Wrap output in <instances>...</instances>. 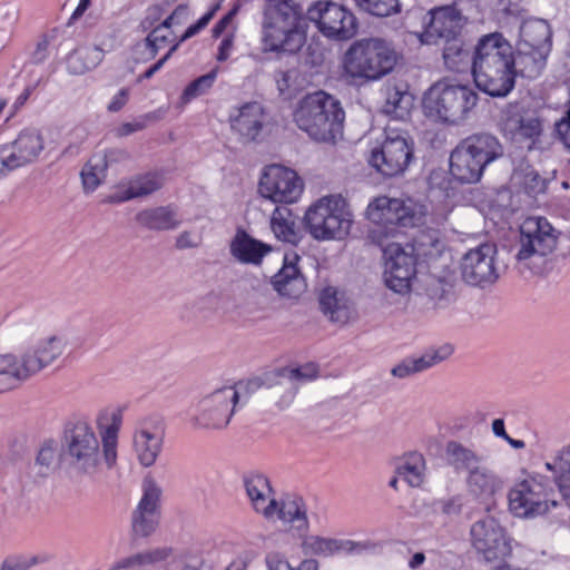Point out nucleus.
Instances as JSON below:
<instances>
[{
  "label": "nucleus",
  "instance_id": "5701e85b",
  "mask_svg": "<svg viewBox=\"0 0 570 570\" xmlns=\"http://www.w3.org/2000/svg\"><path fill=\"white\" fill-rule=\"evenodd\" d=\"M161 490L154 479L146 478L142 481V495L132 513V530L137 535L151 534L159 519V501Z\"/></svg>",
  "mask_w": 570,
  "mask_h": 570
},
{
  "label": "nucleus",
  "instance_id": "2f4dec72",
  "mask_svg": "<svg viewBox=\"0 0 570 570\" xmlns=\"http://www.w3.org/2000/svg\"><path fill=\"white\" fill-rule=\"evenodd\" d=\"M502 480L491 470L478 466L466 476V488L470 494L481 500H489L502 490Z\"/></svg>",
  "mask_w": 570,
  "mask_h": 570
},
{
  "label": "nucleus",
  "instance_id": "aec40b11",
  "mask_svg": "<svg viewBox=\"0 0 570 570\" xmlns=\"http://www.w3.org/2000/svg\"><path fill=\"white\" fill-rule=\"evenodd\" d=\"M0 150L6 166L14 171L39 159L45 150V138L38 128H23L13 140L0 144Z\"/></svg>",
  "mask_w": 570,
  "mask_h": 570
},
{
  "label": "nucleus",
  "instance_id": "58836bf2",
  "mask_svg": "<svg viewBox=\"0 0 570 570\" xmlns=\"http://www.w3.org/2000/svg\"><path fill=\"white\" fill-rule=\"evenodd\" d=\"M443 45V61L445 67L455 72H462L472 69L473 52L471 48L461 38L442 43Z\"/></svg>",
  "mask_w": 570,
  "mask_h": 570
},
{
  "label": "nucleus",
  "instance_id": "0eeeda50",
  "mask_svg": "<svg viewBox=\"0 0 570 570\" xmlns=\"http://www.w3.org/2000/svg\"><path fill=\"white\" fill-rule=\"evenodd\" d=\"M476 102L478 94L471 86L442 79L425 91L422 108L428 118L455 125L466 119Z\"/></svg>",
  "mask_w": 570,
  "mask_h": 570
},
{
  "label": "nucleus",
  "instance_id": "c03bdc74",
  "mask_svg": "<svg viewBox=\"0 0 570 570\" xmlns=\"http://www.w3.org/2000/svg\"><path fill=\"white\" fill-rule=\"evenodd\" d=\"M425 460L422 454H406L396 466V474L411 487H420L425 479Z\"/></svg>",
  "mask_w": 570,
  "mask_h": 570
},
{
  "label": "nucleus",
  "instance_id": "603ef678",
  "mask_svg": "<svg viewBox=\"0 0 570 570\" xmlns=\"http://www.w3.org/2000/svg\"><path fill=\"white\" fill-rule=\"evenodd\" d=\"M57 451L52 442L45 443L37 455L36 463L40 466V473L45 474L53 465Z\"/></svg>",
  "mask_w": 570,
  "mask_h": 570
},
{
  "label": "nucleus",
  "instance_id": "72a5a7b5",
  "mask_svg": "<svg viewBox=\"0 0 570 570\" xmlns=\"http://www.w3.org/2000/svg\"><path fill=\"white\" fill-rule=\"evenodd\" d=\"M163 186V178L156 173H148L131 179L124 188H119L109 196V202L119 204L126 200L147 196Z\"/></svg>",
  "mask_w": 570,
  "mask_h": 570
},
{
  "label": "nucleus",
  "instance_id": "393cba45",
  "mask_svg": "<svg viewBox=\"0 0 570 570\" xmlns=\"http://www.w3.org/2000/svg\"><path fill=\"white\" fill-rule=\"evenodd\" d=\"M243 483L253 509L266 519L274 518L276 499L268 478L258 472H249L244 475Z\"/></svg>",
  "mask_w": 570,
  "mask_h": 570
},
{
  "label": "nucleus",
  "instance_id": "bf43d9fd",
  "mask_svg": "<svg viewBox=\"0 0 570 570\" xmlns=\"http://www.w3.org/2000/svg\"><path fill=\"white\" fill-rule=\"evenodd\" d=\"M188 13V7L179 4L166 19L158 23L155 28L165 29L168 33H173L171 27L175 23H180V20L186 18Z\"/></svg>",
  "mask_w": 570,
  "mask_h": 570
},
{
  "label": "nucleus",
  "instance_id": "7ed1b4c3",
  "mask_svg": "<svg viewBox=\"0 0 570 570\" xmlns=\"http://www.w3.org/2000/svg\"><path fill=\"white\" fill-rule=\"evenodd\" d=\"M305 41L301 6L294 0H265L261 22L263 52L295 55Z\"/></svg>",
  "mask_w": 570,
  "mask_h": 570
},
{
  "label": "nucleus",
  "instance_id": "cd10ccee",
  "mask_svg": "<svg viewBox=\"0 0 570 570\" xmlns=\"http://www.w3.org/2000/svg\"><path fill=\"white\" fill-rule=\"evenodd\" d=\"M230 255L240 264L259 265L271 246L238 229L229 244Z\"/></svg>",
  "mask_w": 570,
  "mask_h": 570
},
{
  "label": "nucleus",
  "instance_id": "f704fd0d",
  "mask_svg": "<svg viewBox=\"0 0 570 570\" xmlns=\"http://www.w3.org/2000/svg\"><path fill=\"white\" fill-rule=\"evenodd\" d=\"M275 517L298 531L308 530L307 509L301 497L286 495L281 502L276 500Z\"/></svg>",
  "mask_w": 570,
  "mask_h": 570
},
{
  "label": "nucleus",
  "instance_id": "0e129e2a",
  "mask_svg": "<svg viewBox=\"0 0 570 570\" xmlns=\"http://www.w3.org/2000/svg\"><path fill=\"white\" fill-rule=\"evenodd\" d=\"M234 39H235L234 32L227 33L222 39V41L218 46L217 55H216V59L218 61H220V62L226 61L230 57L233 49H234Z\"/></svg>",
  "mask_w": 570,
  "mask_h": 570
},
{
  "label": "nucleus",
  "instance_id": "680f3d73",
  "mask_svg": "<svg viewBox=\"0 0 570 570\" xmlns=\"http://www.w3.org/2000/svg\"><path fill=\"white\" fill-rule=\"evenodd\" d=\"M179 42L174 43L170 49L153 66H150L142 75L139 76L138 81L144 79H150L156 72H158L166 61L173 56V53L178 49Z\"/></svg>",
  "mask_w": 570,
  "mask_h": 570
},
{
  "label": "nucleus",
  "instance_id": "39448f33",
  "mask_svg": "<svg viewBox=\"0 0 570 570\" xmlns=\"http://www.w3.org/2000/svg\"><path fill=\"white\" fill-rule=\"evenodd\" d=\"M65 347V340L53 335L30 344L20 354H0V393L20 386L49 366Z\"/></svg>",
  "mask_w": 570,
  "mask_h": 570
},
{
  "label": "nucleus",
  "instance_id": "49530a36",
  "mask_svg": "<svg viewBox=\"0 0 570 570\" xmlns=\"http://www.w3.org/2000/svg\"><path fill=\"white\" fill-rule=\"evenodd\" d=\"M218 75V69L215 68L208 73L203 75L193 80L183 91L180 101L184 105L189 104L191 100L207 94L214 86Z\"/></svg>",
  "mask_w": 570,
  "mask_h": 570
},
{
  "label": "nucleus",
  "instance_id": "052dcab7",
  "mask_svg": "<svg viewBox=\"0 0 570 570\" xmlns=\"http://www.w3.org/2000/svg\"><path fill=\"white\" fill-rule=\"evenodd\" d=\"M239 8L240 6L238 3L234 4L233 8L214 26L213 36L215 38L219 37L228 29L229 26L233 24V21L239 11Z\"/></svg>",
  "mask_w": 570,
  "mask_h": 570
},
{
  "label": "nucleus",
  "instance_id": "a211bd4d",
  "mask_svg": "<svg viewBox=\"0 0 570 570\" xmlns=\"http://www.w3.org/2000/svg\"><path fill=\"white\" fill-rule=\"evenodd\" d=\"M367 218L382 225L386 230H393V227H412L422 219V212L411 200L390 198L380 196L371 202L366 209Z\"/></svg>",
  "mask_w": 570,
  "mask_h": 570
},
{
  "label": "nucleus",
  "instance_id": "20e7f679",
  "mask_svg": "<svg viewBox=\"0 0 570 570\" xmlns=\"http://www.w3.org/2000/svg\"><path fill=\"white\" fill-rule=\"evenodd\" d=\"M399 55L391 40L370 37L354 41L342 58L343 77L351 85L381 80L393 71Z\"/></svg>",
  "mask_w": 570,
  "mask_h": 570
},
{
  "label": "nucleus",
  "instance_id": "412c9836",
  "mask_svg": "<svg viewBox=\"0 0 570 570\" xmlns=\"http://www.w3.org/2000/svg\"><path fill=\"white\" fill-rule=\"evenodd\" d=\"M430 22L420 36L425 45L445 43L462 37L466 18L454 6L432 9Z\"/></svg>",
  "mask_w": 570,
  "mask_h": 570
},
{
  "label": "nucleus",
  "instance_id": "4468645a",
  "mask_svg": "<svg viewBox=\"0 0 570 570\" xmlns=\"http://www.w3.org/2000/svg\"><path fill=\"white\" fill-rule=\"evenodd\" d=\"M559 233L544 217H530L520 227V237L515 259L531 268L551 254L558 242Z\"/></svg>",
  "mask_w": 570,
  "mask_h": 570
},
{
  "label": "nucleus",
  "instance_id": "69168bd1",
  "mask_svg": "<svg viewBox=\"0 0 570 570\" xmlns=\"http://www.w3.org/2000/svg\"><path fill=\"white\" fill-rule=\"evenodd\" d=\"M268 570H294L289 562L277 552H271L265 558Z\"/></svg>",
  "mask_w": 570,
  "mask_h": 570
},
{
  "label": "nucleus",
  "instance_id": "e2e57ef3",
  "mask_svg": "<svg viewBox=\"0 0 570 570\" xmlns=\"http://www.w3.org/2000/svg\"><path fill=\"white\" fill-rule=\"evenodd\" d=\"M556 131L566 148L570 151V108L566 112V116L556 124Z\"/></svg>",
  "mask_w": 570,
  "mask_h": 570
},
{
  "label": "nucleus",
  "instance_id": "b1692460",
  "mask_svg": "<svg viewBox=\"0 0 570 570\" xmlns=\"http://www.w3.org/2000/svg\"><path fill=\"white\" fill-rule=\"evenodd\" d=\"M163 440V429L156 422L144 421L138 425L134 434V450L141 465H154L161 451Z\"/></svg>",
  "mask_w": 570,
  "mask_h": 570
},
{
  "label": "nucleus",
  "instance_id": "864d4df0",
  "mask_svg": "<svg viewBox=\"0 0 570 570\" xmlns=\"http://www.w3.org/2000/svg\"><path fill=\"white\" fill-rule=\"evenodd\" d=\"M464 505V495L455 494L436 502V508L446 515H459Z\"/></svg>",
  "mask_w": 570,
  "mask_h": 570
},
{
  "label": "nucleus",
  "instance_id": "dca6fc26",
  "mask_svg": "<svg viewBox=\"0 0 570 570\" xmlns=\"http://www.w3.org/2000/svg\"><path fill=\"white\" fill-rule=\"evenodd\" d=\"M498 249L493 243H483L469 249L460 263L462 279L480 288L493 285L500 277Z\"/></svg>",
  "mask_w": 570,
  "mask_h": 570
},
{
  "label": "nucleus",
  "instance_id": "5fc2aeb1",
  "mask_svg": "<svg viewBox=\"0 0 570 570\" xmlns=\"http://www.w3.org/2000/svg\"><path fill=\"white\" fill-rule=\"evenodd\" d=\"M523 185L525 191L532 196L542 194L547 189V180L534 170L527 173Z\"/></svg>",
  "mask_w": 570,
  "mask_h": 570
},
{
  "label": "nucleus",
  "instance_id": "f8f14e48",
  "mask_svg": "<svg viewBox=\"0 0 570 570\" xmlns=\"http://www.w3.org/2000/svg\"><path fill=\"white\" fill-rule=\"evenodd\" d=\"M544 122L538 109L523 102H510L501 112L500 129L505 139L532 150L541 144Z\"/></svg>",
  "mask_w": 570,
  "mask_h": 570
},
{
  "label": "nucleus",
  "instance_id": "f03ea898",
  "mask_svg": "<svg viewBox=\"0 0 570 570\" xmlns=\"http://www.w3.org/2000/svg\"><path fill=\"white\" fill-rule=\"evenodd\" d=\"M514 52L500 33L482 36L474 47L472 75L476 87L492 97H505L515 85Z\"/></svg>",
  "mask_w": 570,
  "mask_h": 570
},
{
  "label": "nucleus",
  "instance_id": "a18cd8bd",
  "mask_svg": "<svg viewBox=\"0 0 570 570\" xmlns=\"http://www.w3.org/2000/svg\"><path fill=\"white\" fill-rule=\"evenodd\" d=\"M342 539L326 538L321 535H306L302 541V550L305 554L318 557H332L342 553Z\"/></svg>",
  "mask_w": 570,
  "mask_h": 570
},
{
  "label": "nucleus",
  "instance_id": "6e6552de",
  "mask_svg": "<svg viewBox=\"0 0 570 570\" xmlns=\"http://www.w3.org/2000/svg\"><path fill=\"white\" fill-rule=\"evenodd\" d=\"M500 140L490 134L463 139L450 155V173L462 184L478 183L488 165L503 156Z\"/></svg>",
  "mask_w": 570,
  "mask_h": 570
},
{
  "label": "nucleus",
  "instance_id": "09e8293b",
  "mask_svg": "<svg viewBox=\"0 0 570 570\" xmlns=\"http://www.w3.org/2000/svg\"><path fill=\"white\" fill-rule=\"evenodd\" d=\"M356 6L376 17H389L394 13L400 12V1L399 0H355Z\"/></svg>",
  "mask_w": 570,
  "mask_h": 570
},
{
  "label": "nucleus",
  "instance_id": "423d86ee",
  "mask_svg": "<svg viewBox=\"0 0 570 570\" xmlns=\"http://www.w3.org/2000/svg\"><path fill=\"white\" fill-rule=\"evenodd\" d=\"M344 119L341 102L322 90L306 95L294 110L297 127L317 141L335 140Z\"/></svg>",
  "mask_w": 570,
  "mask_h": 570
},
{
  "label": "nucleus",
  "instance_id": "f257e3e1",
  "mask_svg": "<svg viewBox=\"0 0 570 570\" xmlns=\"http://www.w3.org/2000/svg\"><path fill=\"white\" fill-rule=\"evenodd\" d=\"M122 424L119 407H106L98 412L97 435L85 417L69 420L63 429L62 459L77 476L95 480L104 469L111 468L117 459L118 433Z\"/></svg>",
  "mask_w": 570,
  "mask_h": 570
},
{
  "label": "nucleus",
  "instance_id": "13d9d810",
  "mask_svg": "<svg viewBox=\"0 0 570 570\" xmlns=\"http://www.w3.org/2000/svg\"><path fill=\"white\" fill-rule=\"evenodd\" d=\"M297 76L296 70H281L275 73V81L277 89L283 96H291L293 89V81Z\"/></svg>",
  "mask_w": 570,
  "mask_h": 570
},
{
  "label": "nucleus",
  "instance_id": "4be33fe9",
  "mask_svg": "<svg viewBox=\"0 0 570 570\" xmlns=\"http://www.w3.org/2000/svg\"><path fill=\"white\" fill-rule=\"evenodd\" d=\"M384 282L394 293L404 295L411 289L415 276V258L399 244L389 245L385 250Z\"/></svg>",
  "mask_w": 570,
  "mask_h": 570
},
{
  "label": "nucleus",
  "instance_id": "7c9ffc66",
  "mask_svg": "<svg viewBox=\"0 0 570 570\" xmlns=\"http://www.w3.org/2000/svg\"><path fill=\"white\" fill-rule=\"evenodd\" d=\"M137 223L150 230H171L181 224L178 210L173 205L148 208L139 212L136 216Z\"/></svg>",
  "mask_w": 570,
  "mask_h": 570
},
{
  "label": "nucleus",
  "instance_id": "a19ab883",
  "mask_svg": "<svg viewBox=\"0 0 570 570\" xmlns=\"http://www.w3.org/2000/svg\"><path fill=\"white\" fill-rule=\"evenodd\" d=\"M105 51L98 47H81L67 57V70L71 75H83L96 68L104 59Z\"/></svg>",
  "mask_w": 570,
  "mask_h": 570
},
{
  "label": "nucleus",
  "instance_id": "ea45409f",
  "mask_svg": "<svg viewBox=\"0 0 570 570\" xmlns=\"http://www.w3.org/2000/svg\"><path fill=\"white\" fill-rule=\"evenodd\" d=\"M548 56L549 52H543V50L518 47V53L514 56L517 75L529 79L539 77L547 65Z\"/></svg>",
  "mask_w": 570,
  "mask_h": 570
},
{
  "label": "nucleus",
  "instance_id": "f3484780",
  "mask_svg": "<svg viewBox=\"0 0 570 570\" xmlns=\"http://www.w3.org/2000/svg\"><path fill=\"white\" fill-rule=\"evenodd\" d=\"M303 188V181L296 171L281 165L267 166L258 184L261 196L275 204L297 202Z\"/></svg>",
  "mask_w": 570,
  "mask_h": 570
},
{
  "label": "nucleus",
  "instance_id": "4c0bfd02",
  "mask_svg": "<svg viewBox=\"0 0 570 570\" xmlns=\"http://www.w3.org/2000/svg\"><path fill=\"white\" fill-rule=\"evenodd\" d=\"M414 97L405 88L387 86L383 111L396 120H404L413 107Z\"/></svg>",
  "mask_w": 570,
  "mask_h": 570
},
{
  "label": "nucleus",
  "instance_id": "338daca9",
  "mask_svg": "<svg viewBox=\"0 0 570 570\" xmlns=\"http://www.w3.org/2000/svg\"><path fill=\"white\" fill-rule=\"evenodd\" d=\"M161 9L160 7H151L148 9L146 17L141 20L140 27L144 31L151 30L160 23Z\"/></svg>",
  "mask_w": 570,
  "mask_h": 570
},
{
  "label": "nucleus",
  "instance_id": "79ce46f5",
  "mask_svg": "<svg viewBox=\"0 0 570 570\" xmlns=\"http://www.w3.org/2000/svg\"><path fill=\"white\" fill-rule=\"evenodd\" d=\"M170 554L171 549L166 547L141 551L116 561L109 570H140L167 560Z\"/></svg>",
  "mask_w": 570,
  "mask_h": 570
},
{
  "label": "nucleus",
  "instance_id": "2eb2a0df",
  "mask_svg": "<svg viewBox=\"0 0 570 570\" xmlns=\"http://www.w3.org/2000/svg\"><path fill=\"white\" fill-rule=\"evenodd\" d=\"M306 17L324 37L332 40H350L357 32L353 12L332 1L314 2L308 7Z\"/></svg>",
  "mask_w": 570,
  "mask_h": 570
},
{
  "label": "nucleus",
  "instance_id": "4d7b16f0",
  "mask_svg": "<svg viewBox=\"0 0 570 570\" xmlns=\"http://www.w3.org/2000/svg\"><path fill=\"white\" fill-rule=\"evenodd\" d=\"M156 56L157 52L155 51L154 47H151V43L149 42L147 37L144 40L138 41L132 47V57L136 62H148L153 60Z\"/></svg>",
  "mask_w": 570,
  "mask_h": 570
},
{
  "label": "nucleus",
  "instance_id": "3c124183",
  "mask_svg": "<svg viewBox=\"0 0 570 570\" xmlns=\"http://www.w3.org/2000/svg\"><path fill=\"white\" fill-rule=\"evenodd\" d=\"M147 38L157 55L166 47L170 49V47L176 43V41H178L173 33H168L165 29L161 28H153L148 32Z\"/></svg>",
  "mask_w": 570,
  "mask_h": 570
},
{
  "label": "nucleus",
  "instance_id": "de8ad7c7",
  "mask_svg": "<svg viewBox=\"0 0 570 570\" xmlns=\"http://www.w3.org/2000/svg\"><path fill=\"white\" fill-rule=\"evenodd\" d=\"M106 161L101 157L91 158L81 171L83 188L94 191L104 178Z\"/></svg>",
  "mask_w": 570,
  "mask_h": 570
},
{
  "label": "nucleus",
  "instance_id": "473e14b6",
  "mask_svg": "<svg viewBox=\"0 0 570 570\" xmlns=\"http://www.w3.org/2000/svg\"><path fill=\"white\" fill-rule=\"evenodd\" d=\"M271 229L278 240L296 244L301 239L298 217L286 206H278L271 216Z\"/></svg>",
  "mask_w": 570,
  "mask_h": 570
},
{
  "label": "nucleus",
  "instance_id": "e433bc0d",
  "mask_svg": "<svg viewBox=\"0 0 570 570\" xmlns=\"http://www.w3.org/2000/svg\"><path fill=\"white\" fill-rule=\"evenodd\" d=\"M444 456L446 463L458 473L479 466L481 456L471 448L463 445L458 441H449L445 445Z\"/></svg>",
  "mask_w": 570,
  "mask_h": 570
},
{
  "label": "nucleus",
  "instance_id": "6ab92c4d",
  "mask_svg": "<svg viewBox=\"0 0 570 570\" xmlns=\"http://www.w3.org/2000/svg\"><path fill=\"white\" fill-rule=\"evenodd\" d=\"M471 543L487 562L505 558L511 546L504 529L490 515L475 521L470 530Z\"/></svg>",
  "mask_w": 570,
  "mask_h": 570
},
{
  "label": "nucleus",
  "instance_id": "9b49d317",
  "mask_svg": "<svg viewBox=\"0 0 570 570\" xmlns=\"http://www.w3.org/2000/svg\"><path fill=\"white\" fill-rule=\"evenodd\" d=\"M414 158V142L396 128L387 127L371 148L368 164L386 177L405 171Z\"/></svg>",
  "mask_w": 570,
  "mask_h": 570
},
{
  "label": "nucleus",
  "instance_id": "c756f323",
  "mask_svg": "<svg viewBox=\"0 0 570 570\" xmlns=\"http://www.w3.org/2000/svg\"><path fill=\"white\" fill-rule=\"evenodd\" d=\"M551 36L552 32L550 26L546 20L537 18L527 19L520 27V40L518 47L550 52Z\"/></svg>",
  "mask_w": 570,
  "mask_h": 570
},
{
  "label": "nucleus",
  "instance_id": "bb28decb",
  "mask_svg": "<svg viewBox=\"0 0 570 570\" xmlns=\"http://www.w3.org/2000/svg\"><path fill=\"white\" fill-rule=\"evenodd\" d=\"M453 353L450 344L428 348L422 355L406 357L391 370V374L399 379H405L413 374L426 371L445 361Z\"/></svg>",
  "mask_w": 570,
  "mask_h": 570
},
{
  "label": "nucleus",
  "instance_id": "1a4fd4ad",
  "mask_svg": "<svg viewBox=\"0 0 570 570\" xmlns=\"http://www.w3.org/2000/svg\"><path fill=\"white\" fill-rule=\"evenodd\" d=\"M258 379L234 386H223L203 396L189 413L190 425L196 430H220L227 426L232 415L243 399L242 392L259 389Z\"/></svg>",
  "mask_w": 570,
  "mask_h": 570
},
{
  "label": "nucleus",
  "instance_id": "37998d69",
  "mask_svg": "<svg viewBox=\"0 0 570 570\" xmlns=\"http://www.w3.org/2000/svg\"><path fill=\"white\" fill-rule=\"evenodd\" d=\"M320 305L323 313L333 322L346 323L351 318V308L344 301L343 295L333 287L323 289L320 297Z\"/></svg>",
  "mask_w": 570,
  "mask_h": 570
},
{
  "label": "nucleus",
  "instance_id": "9d476101",
  "mask_svg": "<svg viewBox=\"0 0 570 570\" xmlns=\"http://www.w3.org/2000/svg\"><path fill=\"white\" fill-rule=\"evenodd\" d=\"M304 220L308 233L317 240H341L350 234L353 223L345 199L338 195L318 199L307 209Z\"/></svg>",
  "mask_w": 570,
  "mask_h": 570
},
{
  "label": "nucleus",
  "instance_id": "ddd939ff",
  "mask_svg": "<svg viewBox=\"0 0 570 570\" xmlns=\"http://www.w3.org/2000/svg\"><path fill=\"white\" fill-rule=\"evenodd\" d=\"M552 495L550 480L542 474H531L509 491V508L515 517L535 518L557 505Z\"/></svg>",
  "mask_w": 570,
  "mask_h": 570
},
{
  "label": "nucleus",
  "instance_id": "c85d7f7f",
  "mask_svg": "<svg viewBox=\"0 0 570 570\" xmlns=\"http://www.w3.org/2000/svg\"><path fill=\"white\" fill-rule=\"evenodd\" d=\"M298 257H284V265L281 271L272 278L274 288L282 295L291 298L298 297L306 287L305 279L299 273L296 261Z\"/></svg>",
  "mask_w": 570,
  "mask_h": 570
},
{
  "label": "nucleus",
  "instance_id": "774afa93",
  "mask_svg": "<svg viewBox=\"0 0 570 570\" xmlns=\"http://www.w3.org/2000/svg\"><path fill=\"white\" fill-rule=\"evenodd\" d=\"M129 98V89L121 88L110 100L107 106V110L110 112H117L124 108Z\"/></svg>",
  "mask_w": 570,
  "mask_h": 570
},
{
  "label": "nucleus",
  "instance_id": "6e6d98bb",
  "mask_svg": "<svg viewBox=\"0 0 570 570\" xmlns=\"http://www.w3.org/2000/svg\"><path fill=\"white\" fill-rule=\"evenodd\" d=\"M318 376V367L314 363H307L296 368H292L289 372V377L292 381L296 382H311Z\"/></svg>",
  "mask_w": 570,
  "mask_h": 570
},
{
  "label": "nucleus",
  "instance_id": "8fccbe9b",
  "mask_svg": "<svg viewBox=\"0 0 570 570\" xmlns=\"http://www.w3.org/2000/svg\"><path fill=\"white\" fill-rule=\"evenodd\" d=\"M381 544L372 540L354 541L342 539V553L348 556L373 554L381 550Z\"/></svg>",
  "mask_w": 570,
  "mask_h": 570
},
{
  "label": "nucleus",
  "instance_id": "c9c22d12",
  "mask_svg": "<svg viewBox=\"0 0 570 570\" xmlns=\"http://www.w3.org/2000/svg\"><path fill=\"white\" fill-rule=\"evenodd\" d=\"M544 466L552 473L554 483L570 505V445L559 450L551 460L546 461Z\"/></svg>",
  "mask_w": 570,
  "mask_h": 570
},
{
  "label": "nucleus",
  "instance_id": "a878e982",
  "mask_svg": "<svg viewBox=\"0 0 570 570\" xmlns=\"http://www.w3.org/2000/svg\"><path fill=\"white\" fill-rule=\"evenodd\" d=\"M265 122L262 105L257 101L247 102L230 116V127L244 141L256 140Z\"/></svg>",
  "mask_w": 570,
  "mask_h": 570
}]
</instances>
